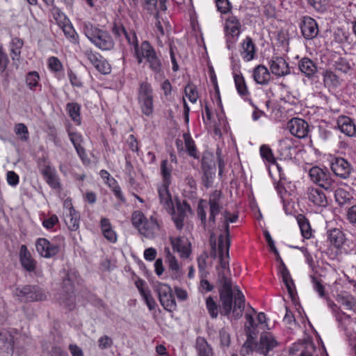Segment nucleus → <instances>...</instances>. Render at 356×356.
Segmentation results:
<instances>
[{
	"label": "nucleus",
	"mask_w": 356,
	"mask_h": 356,
	"mask_svg": "<svg viewBox=\"0 0 356 356\" xmlns=\"http://www.w3.org/2000/svg\"><path fill=\"white\" fill-rule=\"evenodd\" d=\"M327 235L330 244L337 248L341 247L345 241V235L339 229H330L327 231Z\"/></svg>",
	"instance_id": "32"
},
{
	"label": "nucleus",
	"mask_w": 356,
	"mask_h": 356,
	"mask_svg": "<svg viewBox=\"0 0 356 356\" xmlns=\"http://www.w3.org/2000/svg\"><path fill=\"white\" fill-rule=\"evenodd\" d=\"M127 30L122 24H115L112 28V33L115 35L116 38H121L124 36L127 33Z\"/></svg>",
	"instance_id": "63"
},
{
	"label": "nucleus",
	"mask_w": 356,
	"mask_h": 356,
	"mask_svg": "<svg viewBox=\"0 0 356 356\" xmlns=\"http://www.w3.org/2000/svg\"><path fill=\"white\" fill-rule=\"evenodd\" d=\"M66 110L70 116L71 119L77 124L80 125L81 123L80 111L81 106L78 103L70 102L67 104Z\"/></svg>",
	"instance_id": "39"
},
{
	"label": "nucleus",
	"mask_w": 356,
	"mask_h": 356,
	"mask_svg": "<svg viewBox=\"0 0 356 356\" xmlns=\"http://www.w3.org/2000/svg\"><path fill=\"white\" fill-rule=\"evenodd\" d=\"M252 313H246L245 318L246 323L245 325V330L246 333H249L250 336L257 335V325L258 324L255 323V321L253 318V315L256 314V311L251 308Z\"/></svg>",
	"instance_id": "38"
},
{
	"label": "nucleus",
	"mask_w": 356,
	"mask_h": 356,
	"mask_svg": "<svg viewBox=\"0 0 356 356\" xmlns=\"http://www.w3.org/2000/svg\"><path fill=\"white\" fill-rule=\"evenodd\" d=\"M159 229V225L157 222V220L151 216L149 219H145L143 225L139 229V232L141 234L147 236L151 237Z\"/></svg>",
	"instance_id": "31"
},
{
	"label": "nucleus",
	"mask_w": 356,
	"mask_h": 356,
	"mask_svg": "<svg viewBox=\"0 0 356 356\" xmlns=\"http://www.w3.org/2000/svg\"><path fill=\"white\" fill-rule=\"evenodd\" d=\"M100 225L104 236L110 242L115 243L117 241V234L112 229L110 220L106 218H102Z\"/></svg>",
	"instance_id": "35"
},
{
	"label": "nucleus",
	"mask_w": 356,
	"mask_h": 356,
	"mask_svg": "<svg viewBox=\"0 0 356 356\" xmlns=\"http://www.w3.org/2000/svg\"><path fill=\"white\" fill-rule=\"evenodd\" d=\"M13 295L17 297L19 301L25 302L41 301L46 298L43 290L36 285H24L17 287L13 291Z\"/></svg>",
	"instance_id": "10"
},
{
	"label": "nucleus",
	"mask_w": 356,
	"mask_h": 356,
	"mask_svg": "<svg viewBox=\"0 0 356 356\" xmlns=\"http://www.w3.org/2000/svg\"><path fill=\"white\" fill-rule=\"evenodd\" d=\"M323 81L326 83L334 86H337L339 83V77L330 70H326L323 73Z\"/></svg>",
	"instance_id": "54"
},
{
	"label": "nucleus",
	"mask_w": 356,
	"mask_h": 356,
	"mask_svg": "<svg viewBox=\"0 0 356 356\" xmlns=\"http://www.w3.org/2000/svg\"><path fill=\"white\" fill-rule=\"evenodd\" d=\"M80 216L70 204L67 209L64 220L65 223L70 231H76L79 228Z\"/></svg>",
	"instance_id": "28"
},
{
	"label": "nucleus",
	"mask_w": 356,
	"mask_h": 356,
	"mask_svg": "<svg viewBox=\"0 0 356 356\" xmlns=\"http://www.w3.org/2000/svg\"><path fill=\"white\" fill-rule=\"evenodd\" d=\"M40 76L35 71L29 72L26 76V83L31 90H35L39 85Z\"/></svg>",
	"instance_id": "46"
},
{
	"label": "nucleus",
	"mask_w": 356,
	"mask_h": 356,
	"mask_svg": "<svg viewBox=\"0 0 356 356\" xmlns=\"http://www.w3.org/2000/svg\"><path fill=\"white\" fill-rule=\"evenodd\" d=\"M24 45L23 40L14 38L10 42L11 57L13 60H18L20 58L21 49Z\"/></svg>",
	"instance_id": "41"
},
{
	"label": "nucleus",
	"mask_w": 356,
	"mask_h": 356,
	"mask_svg": "<svg viewBox=\"0 0 356 356\" xmlns=\"http://www.w3.org/2000/svg\"><path fill=\"white\" fill-rule=\"evenodd\" d=\"M337 301L346 309L356 313V298L351 294L343 293L337 295Z\"/></svg>",
	"instance_id": "34"
},
{
	"label": "nucleus",
	"mask_w": 356,
	"mask_h": 356,
	"mask_svg": "<svg viewBox=\"0 0 356 356\" xmlns=\"http://www.w3.org/2000/svg\"><path fill=\"white\" fill-rule=\"evenodd\" d=\"M219 337L221 346L229 347L230 344V334L225 328H222L219 331Z\"/></svg>",
	"instance_id": "59"
},
{
	"label": "nucleus",
	"mask_w": 356,
	"mask_h": 356,
	"mask_svg": "<svg viewBox=\"0 0 356 356\" xmlns=\"http://www.w3.org/2000/svg\"><path fill=\"white\" fill-rule=\"evenodd\" d=\"M334 191L335 201L341 207L350 204L351 202L353 200V195L343 188H335Z\"/></svg>",
	"instance_id": "37"
},
{
	"label": "nucleus",
	"mask_w": 356,
	"mask_h": 356,
	"mask_svg": "<svg viewBox=\"0 0 356 356\" xmlns=\"http://www.w3.org/2000/svg\"><path fill=\"white\" fill-rule=\"evenodd\" d=\"M83 56L101 74H108L111 72V67L108 61L98 52L91 49H86L83 52Z\"/></svg>",
	"instance_id": "12"
},
{
	"label": "nucleus",
	"mask_w": 356,
	"mask_h": 356,
	"mask_svg": "<svg viewBox=\"0 0 356 356\" xmlns=\"http://www.w3.org/2000/svg\"><path fill=\"white\" fill-rule=\"evenodd\" d=\"M268 65L271 73L277 76H284L290 74L288 63L281 56H272L268 60Z\"/></svg>",
	"instance_id": "14"
},
{
	"label": "nucleus",
	"mask_w": 356,
	"mask_h": 356,
	"mask_svg": "<svg viewBox=\"0 0 356 356\" xmlns=\"http://www.w3.org/2000/svg\"><path fill=\"white\" fill-rule=\"evenodd\" d=\"M253 78L257 83L267 85L270 81L271 76L268 69L266 66L259 65L254 69Z\"/></svg>",
	"instance_id": "29"
},
{
	"label": "nucleus",
	"mask_w": 356,
	"mask_h": 356,
	"mask_svg": "<svg viewBox=\"0 0 356 356\" xmlns=\"http://www.w3.org/2000/svg\"><path fill=\"white\" fill-rule=\"evenodd\" d=\"M225 241L223 234L218 236L219 261L221 270H218V282L220 284L219 295L221 302L220 313L228 316L232 312L236 318H240L245 308V296L237 286L232 288V280L227 276L225 271L229 272V256L226 254Z\"/></svg>",
	"instance_id": "1"
},
{
	"label": "nucleus",
	"mask_w": 356,
	"mask_h": 356,
	"mask_svg": "<svg viewBox=\"0 0 356 356\" xmlns=\"http://www.w3.org/2000/svg\"><path fill=\"white\" fill-rule=\"evenodd\" d=\"M347 219L351 224H356V204L348 209Z\"/></svg>",
	"instance_id": "64"
},
{
	"label": "nucleus",
	"mask_w": 356,
	"mask_h": 356,
	"mask_svg": "<svg viewBox=\"0 0 356 356\" xmlns=\"http://www.w3.org/2000/svg\"><path fill=\"white\" fill-rule=\"evenodd\" d=\"M153 98L151 84L146 81L141 83L138 91V103L142 113L147 117L152 116L154 112Z\"/></svg>",
	"instance_id": "8"
},
{
	"label": "nucleus",
	"mask_w": 356,
	"mask_h": 356,
	"mask_svg": "<svg viewBox=\"0 0 356 356\" xmlns=\"http://www.w3.org/2000/svg\"><path fill=\"white\" fill-rule=\"evenodd\" d=\"M339 130L349 137L356 135V126L353 120L347 116H341L337 120Z\"/></svg>",
	"instance_id": "26"
},
{
	"label": "nucleus",
	"mask_w": 356,
	"mask_h": 356,
	"mask_svg": "<svg viewBox=\"0 0 356 356\" xmlns=\"http://www.w3.org/2000/svg\"><path fill=\"white\" fill-rule=\"evenodd\" d=\"M223 220H222L218 225V229L220 231L225 232L224 241H225L226 254L228 256L229 247L231 245L230 234H229V222H235L238 218V214L231 215L229 212L225 211L223 213Z\"/></svg>",
	"instance_id": "15"
},
{
	"label": "nucleus",
	"mask_w": 356,
	"mask_h": 356,
	"mask_svg": "<svg viewBox=\"0 0 356 356\" xmlns=\"http://www.w3.org/2000/svg\"><path fill=\"white\" fill-rule=\"evenodd\" d=\"M41 174L48 185L54 189H60L61 184L56 170L49 164H45L41 169Z\"/></svg>",
	"instance_id": "20"
},
{
	"label": "nucleus",
	"mask_w": 356,
	"mask_h": 356,
	"mask_svg": "<svg viewBox=\"0 0 356 356\" xmlns=\"http://www.w3.org/2000/svg\"><path fill=\"white\" fill-rule=\"evenodd\" d=\"M112 345L113 340L110 337L107 335L101 337L98 340V346L99 348L102 350L110 348L112 346Z\"/></svg>",
	"instance_id": "60"
},
{
	"label": "nucleus",
	"mask_w": 356,
	"mask_h": 356,
	"mask_svg": "<svg viewBox=\"0 0 356 356\" xmlns=\"http://www.w3.org/2000/svg\"><path fill=\"white\" fill-rule=\"evenodd\" d=\"M170 241L173 250L179 253L181 258L187 259L190 257L191 243L186 237H170Z\"/></svg>",
	"instance_id": "17"
},
{
	"label": "nucleus",
	"mask_w": 356,
	"mask_h": 356,
	"mask_svg": "<svg viewBox=\"0 0 356 356\" xmlns=\"http://www.w3.org/2000/svg\"><path fill=\"white\" fill-rule=\"evenodd\" d=\"M15 134L22 141H27L29 138V133L27 127L23 123H17L15 125Z\"/></svg>",
	"instance_id": "47"
},
{
	"label": "nucleus",
	"mask_w": 356,
	"mask_h": 356,
	"mask_svg": "<svg viewBox=\"0 0 356 356\" xmlns=\"http://www.w3.org/2000/svg\"><path fill=\"white\" fill-rule=\"evenodd\" d=\"M281 275L290 297L291 299H295L297 294L295 284L285 264H283L282 273H281Z\"/></svg>",
	"instance_id": "33"
},
{
	"label": "nucleus",
	"mask_w": 356,
	"mask_h": 356,
	"mask_svg": "<svg viewBox=\"0 0 356 356\" xmlns=\"http://www.w3.org/2000/svg\"><path fill=\"white\" fill-rule=\"evenodd\" d=\"M227 35L232 38H237L241 33V23L235 16H229L225 22Z\"/></svg>",
	"instance_id": "30"
},
{
	"label": "nucleus",
	"mask_w": 356,
	"mask_h": 356,
	"mask_svg": "<svg viewBox=\"0 0 356 356\" xmlns=\"http://www.w3.org/2000/svg\"><path fill=\"white\" fill-rule=\"evenodd\" d=\"M246 334L247 340L244 343L241 350V353L243 355L248 354L249 353L253 351L254 348L257 346L254 341V339L257 335L250 336L249 333H246Z\"/></svg>",
	"instance_id": "48"
},
{
	"label": "nucleus",
	"mask_w": 356,
	"mask_h": 356,
	"mask_svg": "<svg viewBox=\"0 0 356 356\" xmlns=\"http://www.w3.org/2000/svg\"><path fill=\"white\" fill-rule=\"evenodd\" d=\"M311 280L313 285V289L316 291L321 298L325 296V288L321 281L316 277L312 275Z\"/></svg>",
	"instance_id": "55"
},
{
	"label": "nucleus",
	"mask_w": 356,
	"mask_h": 356,
	"mask_svg": "<svg viewBox=\"0 0 356 356\" xmlns=\"http://www.w3.org/2000/svg\"><path fill=\"white\" fill-rule=\"evenodd\" d=\"M184 92L191 102L195 103L197 102L198 93L196 87L193 84L188 83L184 88Z\"/></svg>",
	"instance_id": "52"
},
{
	"label": "nucleus",
	"mask_w": 356,
	"mask_h": 356,
	"mask_svg": "<svg viewBox=\"0 0 356 356\" xmlns=\"http://www.w3.org/2000/svg\"><path fill=\"white\" fill-rule=\"evenodd\" d=\"M50 12L54 19L59 26L64 23L69 22V19L66 15L55 5L51 7Z\"/></svg>",
	"instance_id": "43"
},
{
	"label": "nucleus",
	"mask_w": 356,
	"mask_h": 356,
	"mask_svg": "<svg viewBox=\"0 0 356 356\" xmlns=\"http://www.w3.org/2000/svg\"><path fill=\"white\" fill-rule=\"evenodd\" d=\"M20 262L22 267L29 272L34 271L36 261L33 259L26 245H22L19 252Z\"/></svg>",
	"instance_id": "25"
},
{
	"label": "nucleus",
	"mask_w": 356,
	"mask_h": 356,
	"mask_svg": "<svg viewBox=\"0 0 356 356\" xmlns=\"http://www.w3.org/2000/svg\"><path fill=\"white\" fill-rule=\"evenodd\" d=\"M78 273L70 271L63 279L62 293L60 298V303L72 310L75 307V296L74 295V284L78 283Z\"/></svg>",
	"instance_id": "7"
},
{
	"label": "nucleus",
	"mask_w": 356,
	"mask_h": 356,
	"mask_svg": "<svg viewBox=\"0 0 356 356\" xmlns=\"http://www.w3.org/2000/svg\"><path fill=\"white\" fill-rule=\"evenodd\" d=\"M63 241V237L54 238L51 241L39 238L35 242L36 251L42 257L51 258L59 252Z\"/></svg>",
	"instance_id": "9"
},
{
	"label": "nucleus",
	"mask_w": 356,
	"mask_h": 356,
	"mask_svg": "<svg viewBox=\"0 0 356 356\" xmlns=\"http://www.w3.org/2000/svg\"><path fill=\"white\" fill-rule=\"evenodd\" d=\"M206 307L210 316L212 318H216L218 315V307L211 296H209L206 300Z\"/></svg>",
	"instance_id": "49"
},
{
	"label": "nucleus",
	"mask_w": 356,
	"mask_h": 356,
	"mask_svg": "<svg viewBox=\"0 0 356 356\" xmlns=\"http://www.w3.org/2000/svg\"><path fill=\"white\" fill-rule=\"evenodd\" d=\"M156 291L158 294L161 305L165 310L172 312L176 309V301L170 286L159 283L156 286Z\"/></svg>",
	"instance_id": "11"
},
{
	"label": "nucleus",
	"mask_w": 356,
	"mask_h": 356,
	"mask_svg": "<svg viewBox=\"0 0 356 356\" xmlns=\"http://www.w3.org/2000/svg\"><path fill=\"white\" fill-rule=\"evenodd\" d=\"M83 30L88 40L102 51H111L114 48V40L107 31L100 29L90 22L83 24Z\"/></svg>",
	"instance_id": "3"
},
{
	"label": "nucleus",
	"mask_w": 356,
	"mask_h": 356,
	"mask_svg": "<svg viewBox=\"0 0 356 356\" xmlns=\"http://www.w3.org/2000/svg\"><path fill=\"white\" fill-rule=\"evenodd\" d=\"M202 170L204 172V180H207V182L209 183V180L213 179L216 173V168L213 165V166L206 165L205 163L202 164Z\"/></svg>",
	"instance_id": "57"
},
{
	"label": "nucleus",
	"mask_w": 356,
	"mask_h": 356,
	"mask_svg": "<svg viewBox=\"0 0 356 356\" xmlns=\"http://www.w3.org/2000/svg\"><path fill=\"white\" fill-rule=\"evenodd\" d=\"M334 67L335 70L345 74L348 73V72L351 68L348 61L345 58L343 57H339L334 61Z\"/></svg>",
	"instance_id": "51"
},
{
	"label": "nucleus",
	"mask_w": 356,
	"mask_h": 356,
	"mask_svg": "<svg viewBox=\"0 0 356 356\" xmlns=\"http://www.w3.org/2000/svg\"><path fill=\"white\" fill-rule=\"evenodd\" d=\"M48 66L49 68L55 72H59L63 70V65L60 60L55 56H51L48 59Z\"/></svg>",
	"instance_id": "56"
},
{
	"label": "nucleus",
	"mask_w": 356,
	"mask_h": 356,
	"mask_svg": "<svg viewBox=\"0 0 356 356\" xmlns=\"http://www.w3.org/2000/svg\"><path fill=\"white\" fill-rule=\"evenodd\" d=\"M234 79L238 94L242 97L248 95L249 92L243 75L241 74H234Z\"/></svg>",
	"instance_id": "40"
},
{
	"label": "nucleus",
	"mask_w": 356,
	"mask_h": 356,
	"mask_svg": "<svg viewBox=\"0 0 356 356\" xmlns=\"http://www.w3.org/2000/svg\"><path fill=\"white\" fill-rule=\"evenodd\" d=\"M195 349L198 356H213V349L204 337L196 339Z\"/></svg>",
	"instance_id": "36"
},
{
	"label": "nucleus",
	"mask_w": 356,
	"mask_h": 356,
	"mask_svg": "<svg viewBox=\"0 0 356 356\" xmlns=\"http://www.w3.org/2000/svg\"><path fill=\"white\" fill-rule=\"evenodd\" d=\"M299 227L304 238H309L312 236V229L307 220L299 221Z\"/></svg>",
	"instance_id": "58"
},
{
	"label": "nucleus",
	"mask_w": 356,
	"mask_h": 356,
	"mask_svg": "<svg viewBox=\"0 0 356 356\" xmlns=\"http://www.w3.org/2000/svg\"><path fill=\"white\" fill-rule=\"evenodd\" d=\"M300 29L302 36L306 40L316 38L318 33V27L315 19L309 16H305L300 23Z\"/></svg>",
	"instance_id": "18"
},
{
	"label": "nucleus",
	"mask_w": 356,
	"mask_h": 356,
	"mask_svg": "<svg viewBox=\"0 0 356 356\" xmlns=\"http://www.w3.org/2000/svg\"><path fill=\"white\" fill-rule=\"evenodd\" d=\"M60 27L62 29L65 35L70 40L71 42L74 44L78 43V35L70 22L64 23L60 25Z\"/></svg>",
	"instance_id": "42"
},
{
	"label": "nucleus",
	"mask_w": 356,
	"mask_h": 356,
	"mask_svg": "<svg viewBox=\"0 0 356 356\" xmlns=\"http://www.w3.org/2000/svg\"><path fill=\"white\" fill-rule=\"evenodd\" d=\"M0 347H2L4 356H13L15 348L14 336L6 329L0 330Z\"/></svg>",
	"instance_id": "19"
},
{
	"label": "nucleus",
	"mask_w": 356,
	"mask_h": 356,
	"mask_svg": "<svg viewBox=\"0 0 356 356\" xmlns=\"http://www.w3.org/2000/svg\"><path fill=\"white\" fill-rule=\"evenodd\" d=\"M136 58L138 64L142 63L143 59H145L149 68L155 74H160L163 72L161 59L148 41L145 40L141 43L140 52L136 56Z\"/></svg>",
	"instance_id": "5"
},
{
	"label": "nucleus",
	"mask_w": 356,
	"mask_h": 356,
	"mask_svg": "<svg viewBox=\"0 0 356 356\" xmlns=\"http://www.w3.org/2000/svg\"><path fill=\"white\" fill-rule=\"evenodd\" d=\"M311 181L326 191L332 192L337 186V181L326 168L313 166L309 170Z\"/></svg>",
	"instance_id": "6"
},
{
	"label": "nucleus",
	"mask_w": 356,
	"mask_h": 356,
	"mask_svg": "<svg viewBox=\"0 0 356 356\" xmlns=\"http://www.w3.org/2000/svg\"><path fill=\"white\" fill-rule=\"evenodd\" d=\"M306 194L309 201L312 202L314 205L321 207L327 206V197L322 190L311 186L307 188Z\"/></svg>",
	"instance_id": "22"
},
{
	"label": "nucleus",
	"mask_w": 356,
	"mask_h": 356,
	"mask_svg": "<svg viewBox=\"0 0 356 356\" xmlns=\"http://www.w3.org/2000/svg\"><path fill=\"white\" fill-rule=\"evenodd\" d=\"M161 172L163 178V184L159 188L160 204L168 213L171 215L172 220L178 230L182 229L186 216V211L190 210V206L186 202H177L175 208L171 195L169 192L170 184L172 165L168 160H163L161 163Z\"/></svg>",
	"instance_id": "2"
},
{
	"label": "nucleus",
	"mask_w": 356,
	"mask_h": 356,
	"mask_svg": "<svg viewBox=\"0 0 356 356\" xmlns=\"http://www.w3.org/2000/svg\"><path fill=\"white\" fill-rule=\"evenodd\" d=\"M124 37L126 38L129 44L133 45L134 49V54L136 56L140 52V46L138 45V39L135 32L127 31Z\"/></svg>",
	"instance_id": "50"
},
{
	"label": "nucleus",
	"mask_w": 356,
	"mask_h": 356,
	"mask_svg": "<svg viewBox=\"0 0 356 356\" xmlns=\"http://www.w3.org/2000/svg\"><path fill=\"white\" fill-rule=\"evenodd\" d=\"M298 65L300 71L308 78L313 77L318 71L316 63L307 57L299 60Z\"/></svg>",
	"instance_id": "27"
},
{
	"label": "nucleus",
	"mask_w": 356,
	"mask_h": 356,
	"mask_svg": "<svg viewBox=\"0 0 356 356\" xmlns=\"http://www.w3.org/2000/svg\"><path fill=\"white\" fill-rule=\"evenodd\" d=\"M242 58L245 61H250L254 58L256 54V47L250 37H246L241 44L240 50Z\"/></svg>",
	"instance_id": "24"
},
{
	"label": "nucleus",
	"mask_w": 356,
	"mask_h": 356,
	"mask_svg": "<svg viewBox=\"0 0 356 356\" xmlns=\"http://www.w3.org/2000/svg\"><path fill=\"white\" fill-rule=\"evenodd\" d=\"M143 298L145 301V303L149 310H153L156 306V303L154 298L152 297L151 292L149 291L147 293L142 296Z\"/></svg>",
	"instance_id": "61"
},
{
	"label": "nucleus",
	"mask_w": 356,
	"mask_h": 356,
	"mask_svg": "<svg viewBox=\"0 0 356 356\" xmlns=\"http://www.w3.org/2000/svg\"><path fill=\"white\" fill-rule=\"evenodd\" d=\"M290 133L297 138H304L309 133V124L302 119L293 118L287 123Z\"/></svg>",
	"instance_id": "16"
},
{
	"label": "nucleus",
	"mask_w": 356,
	"mask_h": 356,
	"mask_svg": "<svg viewBox=\"0 0 356 356\" xmlns=\"http://www.w3.org/2000/svg\"><path fill=\"white\" fill-rule=\"evenodd\" d=\"M330 168L337 177L343 179L348 178L352 171L351 164L346 159L339 156L332 157L330 160Z\"/></svg>",
	"instance_id": "13"
},
{
	"label": "nucleus",
	"mask_w": 356,
	"mask_h": 356,
	"mask_svg": "<svg viewBox=\"0 0 356 356\" xmlns=\"http://www.w3.org/2000/svg\"><path fill=\"white\" fill-rule=\"evenodd\" d=\"M278 345L277 341L270 332H263L260 336L258 351L266 355V354Z\"/></svg>",
	"instance_id": "21"
},
{
	"label": "nucleus",
	"mask_w": 356,
	"mask_h": 356,
	"mask_svg": "<svg viewBox=\"0 0 356 356\" xmlns=\"http://www.w3.org/2000/svg\"><path fill=\"white\" fill-rule=\"evenodd\" d=\"M165 253L166 254V261L168 264L169 270L171 272L172 277L174 279H179L182 276L183 272L177 259L171 253L169 248H165Z\"/></svg>",
	"instance_id": "23"
},
{
	"label": "nucleus",
	"mask_w": 356,
	"mask_h": 356,
	"mask_svg": "<svg viewBox=\"0 0 356 356\" xmlns=\"http://www.w3.org/2000/svg\"><path fill=\"white\" fill-rule=\"evenodd\" d=\"M146 218L140 211H136L132 213L131 221L133 225L138 230L143 225Z\"/></svg>",
	"instance_id": "53"
},
{
	"label": "nucleus",
	"mask_w": 356,
	"mask_h": 356,
	"mask_svg": "<svg viewBox=\"0 0 356 356\" xmlns=\"http://www.w3.org/2000/svg\"><path fill=\"white\" fill-rule=\"evenodd\" d=\"M216 6L222 13H226L230 10V3L228 0H216Z\"/></svg>",
	"instance_id": "62"
},
{
	"label": "nucleus",
	"mask_w": 356,
	"mask_h": 356,
	"mask_svg": "<svg viewBox=\"0 0 356 356\" xmlns=\"http://www.w3.org/2000/svg\"><path fill=\"white\" fill-rule=\"evenodd\" d=\"M259 152L261 158L266 162L275 164L276 159L274 156L272 149L268 145H262L259 148Z\"/></svg>",
	"instance_id": "44"
},
{
	"label": "nucleus",
	"mask_w": 356,
	"mask_h": 356,
	"mask_svg": "<svg viewBox=\"0 0 356 356\" xmlns=\"http://www.w3.org/2000/svg\"><path fill=\"white\" fill-rule=\"evenodd\" d=\"M220 200V191L216 190L211 194L209 200V216L208 224H207V213L204 209V207L201 204H199L197 207V213L199 218L201 220L202 225L204 228L207 227L209 231L211 232L212 233L216 223V216L220 212V210L222 208ZM211 235H213V234ZM211 237H212V236H211Z\"/></svg>",
	"instance_id": "4"
},
{
	"label": "nucleus",
	"mask_w": 356,
	"mask_h": 356,
	"mask_svg": "<svg viewBox=\"0 0 356 356\" xmlns=\"http://www.w3.org/2000/svg\"><path fill=\"white\" fill-rule=\"evenodd\" d=\"M183 137L188 154L193 158H197L196 146L191 135L189 134H184Z\"/></svg>",
	"instance_id": "45"
}]
</instances>
